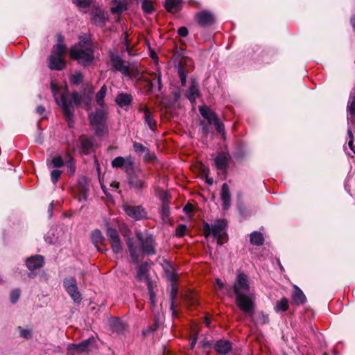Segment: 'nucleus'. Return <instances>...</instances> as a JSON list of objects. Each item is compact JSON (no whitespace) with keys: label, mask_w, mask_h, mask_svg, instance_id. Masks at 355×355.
Segmentation results:
<instances>
[{"label":"nucleus","mask_w":355,"mask_h":355,"mask_svg":"<svg viewBox=\"0 0 355 355\" xmlns=\"http://www.w3.org/2000/svg\"><path fill=\"white\" fill-rule=\"evenodd\" d=\"M51 87L57 103L62 106L64 116L69 125L72 127L73 108L75 106H81L90 109L92 97L87 94L73 93L69 96L65 87L58 86L55 81H51Z\"/></svg>","instance_id":"f257e3e1"},{"label":"nucleus","mask_w":355,"mask_h":355,"mask_svg":"<svg viewBox=\"0 0 355 355\" xmlns=\"http://www.w3.org/2000/svg\"><path fill=\"white\" fill-rule=\"evenodd\" d=\"M250 288L248 276L243 272L239 273L232 288L236 295V305L245 313H250L254 307L253 295H247Z\"/></svg>","instance_id":"f03ea898"},{"label":"nucleus","mask_w":355,"mask_h":355,"mask_svg":"<svg viewBox=\"0 0 355 355\" xmlns=\"http://www.w3.org/2000/svg\"><path fill=\"white\" fill-rule=\"evenodd\" d=\"M94 46L89 37L84 35L79 37L78 42L69 50L71 58L76 60L83 67L92 64L94 60Z\"/></svg>","instance_id":"7ed1b4c3"},{"label":"nucleus","mask_w":355,"mask_h":355,"mask_svg":"<svg viewBox=\"0 0 355 355\" xmlns=\"http://www.w3.org/2000/svg\"><path fill=\"white\" fill-rule=\"evenodd\" d=\"M65 51L66 47L61 41L53 46L51 54L49 58V67L51 69L60 71L65 67L66 64L62 58Z\"/></svg>","instance_id":"20e7f679"},{"label":"nucleus","mask_w":355,"mask_h":355,"mask_svg":"<svg viewBox=\"0 0 355 355\" xmlns=\"http://www.w3.org/2000/svg\"><path fill=\"white\" fill-rule=\"evenodd\" d=\"M89 118L92 125L95 129L96 135L98 136L104 135L107 131L105 110L101 107L94 112H91L89 114Z\"/></svg>","instance_id":"39448f33"},{"label":"nucleus","mask_w":355,"mask_h":355,"mask_svg":"<svg viewBox=\"0 0 355 355\" xmlns=\"http://www.w3.org/2000/svg\"><path fill=\"white\" fill-rule=\"evenodd\" d=\"M202 116L207 120L208 124L214 125L216 130L223 136H225V126L221 123L216 114L207 106H202L199 109Z\"/></svg>","instance_id":"423d86ee"},{"label":"nucleus","mask_w":355,"mask_h":355,"mask_svg":"<svg viewBox=\"0 0 355 355\" xmlns=\"http://www.w3.org/2000/svg\"><path fill=\"white\" fill-rule=\"evenodd\" d=\"M136 236L140 242L141 248L137 246L139 249V256L141 253L146 254H155V242L152 235L144 236L141 232L137 231Z\"/></svg>","instance_id":"0eeeda50"},{"label":"nucleus","mask_w":355,"mask_h":355,"mask_svg":"<svg viewBox=\"0 0 355 355\" xmlns=\"http://www.w3.org/2000/svg\"><path fill=\"white\" fill-rule=\"evenodd\" d=\"M129 185L135 189H141L145 187L144 174L140 169H132L127 173Z\"/></svg>","instance_id":"6e6552de"},{"label":"nucleus","mask_w":355,"mask_h":355,"mask_svg":"<svg viewBox=\"0 0 355 355\" xmlns=\"http://www.w3.org/2000/svg\"><path fill=\"white\" fill-rule=\"evenodd\" d=\"M122 209L127 216L135 220H139L147 218V213L146 210L140 205L132 206L129 205H123Z\"/></svg>","instance_id":"1a4fd4ad"},{"label":"nucleus","mask_w":355,"mask_h":355,"mask_svg":"<svg viewBox=\"0 0 355 355\" xmlns=\"http://www.w3.org/2000/svg\"><path fill=\"white\" fill-rule=\"evenodd\" d=\"M113 168H121L127 173H131L135 167V162L131 156L125 157L119 156L115 157L112 162Z\"/></svg>","instance_id":"9d476101"},{"label":"nucleus","mask_w":355,"mask_h":355,"mask_svg":"<svg viewBox=\"0 0 355 355\" xmlns=\"http://www.w3.org/2000/svg\"><path fill=\"white\" fill-rule=\"evenodd\" d=\"M63 285L74 302H78L80 300V294L78 290L76 280L74 277L66 278L63 281Z\"/></svg>","instance_id":"9b49d317"},{"label":"nucleus","mask_w":355,"mask_h":355,"mask_svg":"<svg viewBox=\"0 0 355 355\" xmlns=\"http://www.w3.org/2000/svg\"><path fill=\"white\" fill-rule=\"evenodd\" d=\"M121 231L124 237L126 239V243L130 254L132 261L134 263H137L139 259L140 250L139 249L137 248V245H135V244L132 242V239L129 236L131 232L130 230L128 228L125 227L122 229Z\"/></svg>","instance_id":"f8f14e48"},{"label":"nucleus","mask_w":355,"mask_h":355,"mask_svg":"<svg viewBox=\"0 0 355 355\" xmlns=\"http://www.w3.org/2000/svg\"><path fill=\"white\" fill-rule=\"evenodd\" d=\"M227 222L225 220H216L212 225V234L218 240V244L221 245L222 240L226 234Z\"/></svg>","instance_id":"ddd939ff"},{"label":"nucleus","mask_w":355,"mask_h":355,"mask_svg":"<svg viewBox=\"0 0 355 355\" xmlns=\"http://www.w3.org/2000/svg\"><path fill=\"white\" fill-rule=\"evenodd\" d=\"M110 60L116 70L121 71L124 75L129 74L128 66L125 65L123 60L117 54L112 53Z\"/></svg>","instance_id":"4468645a"},{"label":"nucleus","mask_w":355,"mask_h":355,"mask_svg":"<svg viewBox=\"0 0 355 355\" xmlns=\"http://www.w3.org/2000/svg\"><path fill=\"white\" fill-rule=\"evenodd\" d=\"M196 20L201 26L211 25L214 21V17L209 11L204 10L196 15Z\"/></svg>","instance_id":"2eb2a0df"},{"label":"nucleus","mask_w":355,"mask_h":355,"mask_svg":"<svg viewBox=\"0 0 355 355\" xmlns=\"http://www.w3.org/2000/svg\"><path fill=\"white\" fill-rule=\"evenodd\" d=\"M94 144L92 139L81 137L79 140L78 148L80 153L89 155L93 150Z\"/></svg>","instance_id":"dca6fc26"},{"label":"nucleus","mask_w":355,"mask_h":355,"mask_svg":"<svg viewBox=\"0 0 355 355\" xmlns=\"http://www.w3.org/2000/svg\"><path fill=\"white\" fill-rule=\"evenodd\" d=\"M220 198L223 202V208L227 210L231 205V194L227 184L224 183L222 185L220 191Z\"/></svg>","instance_id":"f3484780"},{"label":"nucleus","mask_w":355,"mask_h":355,"mask_svg":"<svg viewBox=\"0 0 355 355\" xmlns=\"http://www.w3.org/2000/svg\"><path fill=\"white\" fill-rule=\"evenodd\" d=\"M230 156L227 153H219L214 159V164L218 170H225L228 164Z\"/></svg>","instance_id":"a211bd4d"},{"label":"nucleus","mask_w":355,"mask_h":355,"mask_svg":"<svg viewBox=\"0 0 355 355\" xmlns=\"http://www.w3.org/2000/svg\"><path fill=\"white\" fill-rule=\"evenodd\" d=\"M115 101L121 107H126L132 103V96L130 94L119 93L116 96Z\"/></svg>","instance_id":"6ab92c4d"},{"label":"nucleus","mask_w":355,"mask_h":355,"mask_svg":"<svg viewBox=\"0 0 355 355\" xmlns=\"http://www.w3.org/2000/svg\"><path fill=\"white\" fill-rule=\"evenodd\" d=\"M214 349L221 355H225L232 349V344L226 340H220L216 343Z\"/></svg>","instance_id":"aec40b11"},{"label":"nucleus","mask_w":355,"mask_h":355,"mask_svg":"<svg viewBox=\"0 0 355 355\" xmlns=\"http://www.w3.org/2000/svg\"><path fill=\"white\" fill-rule=\"evenodd\" d=\"M43 257L41 255L33 256L26 260V266L30 270L40 268L43 263Z\"/></svg>","instance_id":"412c9836"},{"label":"nucleus","mask_w":355,"mask_h":355,"mask_svg":"<svg viewBox=\"0 0 355 355\" xmlns=\"http://www.w3.org/2000/svg\"><path fill=\"white\" fill-rule=\"evenodd\" d=\"M187 98L191 101V103H194L196 102V98L199 96V89L198 85L196 82H192L187 92Z\"/></svg>","instance_id":"4be33fe9"},{"label":"nucleus","mask_w":355,"mask_h":355,"mask_svg":"<svg viewBox=\"0 0 355 355\" xmlns=\"http://www.w3.org/2000/svg\"><path fill=\"white\" fill-rule=\"evenodd\" d=\"M161 265L170 281L175 282L176 280V275L174 273V270L171 263L168 261L163 259Z\"/></svg>","instance_id":"5701e85b"},{"label":"nucleus","mask_w":355,"mask_h":355,"mask_svg":"<svg viewBox=\"0 0 355 355\" xmlns=\"http://www.w3.org/2000/svg\"><path fill=\"white\" fill-rule=\"evenodd\" d=\"M139 112H144V119L146 123L148 124L150 129L154 130L156 123L148 107L146 106L144 109L139 110Z\"/></svg>","instance_id":"b1692460"},{"label":"nucleus","mask_w":355,"mask_h":355,"mask_svg":"<svg viewBox=\"0 0 355 355\" xmlns=\"http://www.w3.org/2000/svg\"><path fill=\"white\" fill-rule=\"evenodd\" d=\"M181 0H166L165 2V8L168 12L175 13L180 8Z\"/></svg>","instance_id":"393cba45"},{"label":"nucleus","mask_w":355,"mask_h":355,"mask_svg":"<svg viewBox=\"0 0 355 355\" xmlns=\"http://www.w3.org/2000/svg\"><path fill=\"white\" fill-rule=\"evenodd\" d=\"M295 291L293 294V300L296 304H302L306 302V296L303 292L297 286H295Z\"/></svg>","instance_id":"a878e982"},{"label":"nucleus","mask_w":355,"mask_h":355,"mask_svg":"<svg viewBox=\"0 0 355 355\" xmlns=\"http://www.w3.org/2000/svg\"><path fill=\"white\" fill-rule=\"evenodd\" d=\"M288 307L289 304L288 299L283 297L276 302L274 306V310L276 313L285 312L288 310Z\"/></svg>","instance_id":"bb28decb"},{"label":"nucleus","mask_w":355,"mask_h":355,"mask_svg":"<svg viewBox=\"0 0 355 355\" xmlns=\"http://www.w3.org/2000/svg\"><path fill=\"white\" fill-rule=\"evenodd\" d=\"M92 242L94 244L97 250L99 251L100 249L98 247V244L102 243L104 241V238L98 230H94L91 234Z\"/></svg>","instance_id":"cd10ccee"},{"label":"nucleus","mask_w":355,"mask_h":355,"mask_svg":"<svg viewBox=\"0 0 355 355\" xmlns=\"http://www.w3.org/2000/svg\"><path fill=\"white\" fill-rule=\"evenodd\" d=\"M148 270L146 266H140L137 272V277L140 281L146 282L148 284V282H150L148 277L147 274Z\"/></svg>","instance_id":"c85d7f7f"},{"label":"nucleus","mask_w":355,"mask_h":355,"mask_svg":"<svg viewBox=\"0 0 355 355\" xmlns=\"http://www.w3.org/2000/svg\"><path fill=\"white\" fill-rule=\"evenodd\" d=\"M250 241L252 244L261 245L263 243L264 239L261 232H254L250 235Z\"/></svg>","instance_id":"c756f323"},{"label":"nucleus","mask_w":355,"mask_h":355,"mask_svg":"<svg viewBox=\"0 0 355 355\" xmlns=\"http://www.w3.org/2000/svg\"><path fill=\"white\" fill-rule=\"evenodd\" d=\"M89 340H86L83 341L82 343L76 345V344H72L71 345H69V349L70 350H76L80 352H83L85 351L89 345Z\"/></svg>","instance_id":"7c9ffc66"},{"label":"nucleus","mask_w":355,"mask_h":355,"mask_svg":"<svg viewBox=\"0 0 355 355\" xmlns=\"http://www.w3.org/2000/svg\"><path fill=\"white\" fill-rule=\"evenodd\" d=\"M126 10V6L121 2L112 1L111 11L112 13L119 14Z\"/></svg>","instance_id":"2f4dec72"},{"label":"nucleus","mask_w":355,"mask_h":355,"mask_svg":"<svg viewBox=\"0 0 355 355\" xmlns=\"http://www.w3.org/2000/svg\"><path fill=\"white\" fill-rule=\"evenodd\" d=\"M106 92L107 87L105 85H103V87H101V89L98 92L96 96V101L101 107H103V99L105 96Z\"/></svg>","instance_id":"473e14b6"},{"label":"nucleus","mask_w":355,"mask_h":355,"mask_svg":"<svg viewBox=\"0 0 355 355\" xmlns=\"http://www.w3.org/2000/svg\"><path fill=\"white\" fill-rule=\"evenodd\" d=\"M141 7L143 11L146 14L153 12L154 10L153 3L151 1L149 0H143Z\"/></svg>","instance_id":"72a5a7b5"},{"label":"nucleus","mask_w":355,"mask_h":355,"mask_svg":"<svg viewBox=\"0 0 355 355\" xmlns=\"http://www.w3.org/2000/svg\"><path fill=\"white\" fill-rule=\"evenodd\" d=\"M256 322L260 324H265L269 322L268 315L263 312H259L256 318Z\"/></svg>","instance_id":"f704fd0d"},{"label":"nucleus","mask_w":355,"mask_h":355,"mask_svg":"<svg viewBox=\"0 0 355 355\" xmlns=\"http://www.w3.org/2000/svg\"><path fill=\"white\" fill-rule=\"evenodd\" d=\"M107 236L110 242L120 239L117 231L112 228H108L107 230Z\"/></svg>","instance_id":"c9c22d12"},{"label":"nucleus","mask_w":355,"mask_h":355,"mask_svg":"<svg viewBox=\"0 0 355 355\" xmlns=\"http://www.w3.org/2000/svg\"><path fill=\"white\" fill-rule=\"evenodd\" d=\"M110 243L112 249L114 253L119 254L122 252L123 247L121 239H118Z\"/></svg>","instance_id":"e433bc0d"},{"label":"nucleus","mask_w":355,"mask_h":355,"mask_svg":"<svg viewBox=\"0 0 355 355\" xmlns=\"http://www.w3.org/2000/svg\"><path fill=\"white\" fill-rule=\"evenodd\" d=\"M71 82L73 84L78 85L83 80V76L81 73L76 72L70 78Z\"/></svg>","instance_id":"4c0bfd02"},{"label":"nucleus","mask_w":355,"mask_h":355,"mask_svg":"<svg viewBox=\"0 0 355 355\" xmlns=\"http://www.w3.org/2000/svg\"><path fill=\"white\" fill-rule=\"evenodd\" d=\"M133 148L135 151L139 154L144 153L148 150V149L146 148L143 144L137 142H135L133 144Z\"/></svg>","instance_id":"58836bf2"},{"label":"nucleus","mask_w":355,"mask_h":355,"mask_svg":"<svg viewBox=\"0 0 355 355\" xmlns=\"http://www.w3.org/2000/svg\"><path fill=\"white\" fill-rule=\"evenodd\" d=\"M148 289L150 295V302L153 306L155 305V293L153 289V285L150 282H148Z\"/></svg>","instance_id":"ea45409f"},{"label":"nucleus","mask_w":355,"mask_h":355,"mask_svg":"<svg viewBox=\"0 0 355 355\" xmlns=\"http://www.w3.org/2000/svg\"><path fill=\"white\" fill-rule=\"evenodd\" d=\"M20 296V291L15 289L10 293V300L12 303L15 304L17 302Z\"/></svg>","instance_id":"a19ab883"},{"label":"nucleus","mask_w":355,"mask_h":355,"mask_svg":"<svg viewBox=\"0 0 355 355\" xmlns=\"http://www.w3.org/2000/svg\"><path fill=\"white\" fill-rule=\"evenodd\" d=\"M187 230V227L185 225H178L176 229V235L178 237L183 236L185 234Z\"/></svg>","instance_id":"79ce46f5"},{"label":"nucleus","mask_w":355,"mask_h":355,"mask_svg":"<svg viewBox=\"0 0 355 355\" xmlns=\"http://www.w3.org/2000/svg\"><path fill=\"white\" fill-rule=\"evenodd\" d=\"M61 175V171L59 170H53L51 173V180L53 184H55Z\"/></svg>","instance_id":"37998d69"},{"label":"nucleus","mask_w":355,"mask_h":355,"mask_svg":"<svg viewBox=\"0 0 355 355\" xmlns=\"http://www.w3.org/2000/svg\"><path fill=\"white\" fill-rule=\"evenodd\" d=\"M51 162L54 167H61L63 165V161L60 156L53 157Z\"/></svg>","instance_id":"c03bdc74"},{"label":"nucleus","mask_w":355,"mask_h":355,"mask_svg":"<svg viewBox=\"0 0 355 355\" xmlns=\"http://www.w3.org/2000/svg\"><path fill=\"white\" fill-rule=\"evenodd\" d=\"M19 334L21 337H24L25 338H30L32 336L31 331L29 329H24L19 328Z\"/></svg>","instance_id":"a18cd8bd"},{"label":"nucleus","mask_w":355,"mask_h":355,"mask_svg":"<svg viewBox=\"0 0 355 355\" xmlns=\"http://www.w3.org/2000/svg\"><path fill=\"white\" fill-rule=\"evenodd\" d=\"M348 112L352 116L355 115V98L349 102L348 105Z\"/></svg>","instance_id":"49530a36"},{"label":"nucleus","mask_w":355,"mask_h":355,"mask_svg":"<svg viewBox=\"0 0 355 355\" xmlns=\"http://www.w3.org/2000/svg\"><path fill=\"white\" fill-rule=\"evenodd\" d=\"M204 234L206 237L209 236L212 233V227H211L208 223L203 225Z\"/></svg>","instance_id":"de8ad7c7"},{"label":"nucleus","mask_w":355,"mask_h":355,"mask_svg":"<svg viewBox=\"0 0 355 355\" xmlns=\"http://www.w3.org/2000/svg\"><path fill=\"white\" fill-rule=\"evenodd\" d=\"M347 134L350 139L349 141V143H348L349 147L355 153V150L354 149V146H353V134L350 129H348Z\"/></svg>","instance_id":"09e8293b"},{"label":"nucleus","mask_w":355,"mask_h":355,"mask_svg":"<svg viewBox=\"0 0 355 355\" xmlns=\"http://www.w3.org/2000/svg\"><path fill=\"white\" fill-rule=\"evenodd\" d=\"M202 171L203 173H205L206 174V182L209 184V185H211L214 182V180L212 178H209L208 177V173H209V169L205 167V166H203V169H202Z\"/></svg>","instance_id":"8fccbe9b"},{"label":"nucleus","mask_w":355,"mask_h":355,"mask_svg":"<svg viewBox=\"0 0 355 355\" xmlns=\"http://www.w3.org/2000/svg\"><path fill=\"white\" fill-rule=\"evenodd\" d=\"M91 3V0H77V5L80 7L85 8Z\"/></svg>","instance_id":"3c124183"},{"label":"nucleus","mask_w":355,"mask_h":355,"mask_svg":"<svg viewBox=\"0 0 355 355\" xmlns=\"http://www.w3.org/2000/svg\"><path fill=\"white\" fill-rule=\"evenodd\" d=\"M178 33L180 36L185 37L188 35L189 31L186 27L183 26L179 28Z\"/></svg>","instance_id":"603ef678"},{"label":"nucleus","mask_w":355,"mask_h":355,"mask_svg":"<svg viewBox=\"0 0 355 355\" xmlns=\"http://www.w3.org/2000/svg\"><path fill=\"white\" fill-rule=\"evenodd\" d=\"M200 125L202 126V132L204 135H207L209 133V128L207 125L204 121H202Z\"/></svg>","instance_id":"864d4df0"},{"label":"nucleus","mask_w":355,"mask_h":355,"mask_svg":"<svg viewBox=\"0 0 355 355\" xmlns=\"http://www.w3.org/2000/svg\"><path fill=\"white\" fill-rule=\"evenodd\" d=\"M162 214L164 216L168 217L169 215V208L167 205H164L162 207Z\"/></svg>","instance_id":"5fc2aeb1"},{"label":"nucleus","mask_w":355,"mask_h":355,"mask_svg":"<svg viewBox=\"0 0 355 355\" xmlns=\"http://www.w3.org/2000/svg\"><path fill=\"white\" fill-rule=\"evenodd\" d=\"M179 74H180V77L181 82H182V85H184L185 83H186V76L184 74L183 71L182 70H180L179 71Z\"/></svg>","instance_id":"6e6d98bb"},{"label":"nucleus","mask_w":355,"mask_h":355,"mask_svg":"<svg viewBox=\"0 0 355 355\" xmlns=\"http://www.w3.org/2000/svg\"><path fill=\"white\" fill-rule=\"evenodd\" d=\"M184 211L189 214V213H191L193 211V206L190 204H187L184 207Z\"/></svg>","instance_id":"4d7b16f0"},{"label":"nucleus","mask_w":355,"mask_h":355,"mask_svg":"<svg viewBox=\"0 0 355 355\" xmlns=\"http://www.w3.org/2000/svg\"><path fill=\"white\" fill-rule=\"evenodd\" d=\"M36 111L39 114L42 115L45 111V108L44 106L40 105L37 106Z\"/></svg>","instance_id":"13d9d810"},{"label":"nucleus","mask_w":355,"mask_h":355,"mask_svg":"<svg viewBox=\"0 0 355 355\" xmlns=\"http://www.w3.org/2000/svg\"><path fill=\"white\" fill-rule=\"evenodd\" d=\"M175 294H176V288H175L174 287L172 288V292H171V306H173V300L175 298Z\"/></svg>","instance_id":"bf43d9fd"},{"label":"nucleus","mask_w":355,"mask_h":355,"mask_svg":"<svg viewBox=\"0 0 355 355\" xmlns=\"http://www.w3.org/2000/svg\"><path fill=\"white\" fill-rule=\"evenodd\" d=\"M216 283L217 284V285L220 289H223L224 288V284L222 282V281L220 279H216Z\"/></svg>","instance_id":"052dcab7"},{"label":"nucleus","mask_w":355,"mask_h":355,"mask_svg":"<svg viewBox=\"0 0 355 355\" xmlns=\"http://www.w3.org/2000/svg\"><path fill=\"white\" fill-rule=\"evenodd\" d=\"M69 169H70V171H71V173L73 174L74 173V171H75V168H74V166L72 165L71 164H70L69 165Z\"/></svg>","instance_id":"680f3d73"},{"label":"nucleus","mask_w":355,"mask_h":355,"mask_svg":"<svg viewBox=\"0 0 355 355\" xmlns=\"http://www.w3.org/2000/svg\"><path fill=\"white\" fill-rule=\"evenodd\" d=\"M196 343V338H194L191 343V348L193 349Z\"/></svg>","instance_id":"e2e57ef3"},{"label":"nucleus","mask_w":355,"mask_h":355,"mask_svg":"<svg viewBox=\"0 0 355 355\" xmlns=\"http://www.w3.org/2000/svg\"><path fill=\"white\" fill-rule=\"evenodd\" d=\"M352 26H354V28H355V17H354L352 19Z\"/></svg>","instance_id":"0e129e2a"},{"label":"nucleus","mask_w":355,"mask_h":355,"mask_svg":"<svg viewBox=\"0 0 355 355\" xmlns=\"http://www.w3.org/2000/svg\"><path fill=\"white\" fill-rule=\"evenodd\" d=\"M49 210L51 212H52L53 211V202H51L49 205Z\"/></svg>","instance_id":"69168bd1"},{"label":"nucleus","mask_w":355,"mask_h":355,"mask_svg":"<svg viewBox=\"0 0 355 355\" xmlns=\"http://www.w3.org/2000/svg\"><path fill=\"white\" fill-rule=\"evenodd\" d=\"M113 185H114V187H115L116 189H118V188H119V184L118 182H115V183H114V184H113Z\"/></svg>","instance_id":"338daca9"},{"label":"nucleus","mask_w":355,"mask_h":355,"mask_svg":"<svg viewBox=\"0 0 355 355\" xmlns=\"http://www.w3.org/2000/svg\"><path fill=\"white\" fill-rule=\"evenodd\" d=\"M209 322L208 321L207 319H206V324H207V325H209Z\"/></svg>","instance_id":"774afa93"}]
</instances>
